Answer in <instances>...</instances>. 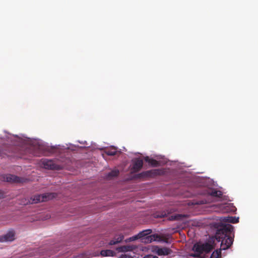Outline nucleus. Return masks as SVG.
Masks as SVG:
<instances>
[{
    "instance_id": "nucleus-1",
    "label": "nucleus",
    "mask_w": 258,
    "mask_h": 258,
    "mask_svg": "<svg viewBox=\"0 0 258 258\" xmlns=\"http://www.w3.org/2000/svg\"><path fill=\"white\" fill-rule=\"evenodd\" d=\"M233 230V227L230 224L222 225L217 227L214 239L215 241H221V246L219 249L213 252L210 258H220L221 250H226L231 246L233 241L232 237Z\"/></svg>"
},
{
    "instance_id": "nucleus-2",
    "label": "nucleus",
    "mask_w": 258,
    "mask_h": 258,
    "mask_svg": "<svg viewBox=\"0 0 258 258\" xmlns=\"http://www.w3.org/2000/svg\"><path fill=\"white\" fill-rule=\"evenodd\" d=\"M214 238H211L208 242L203 244L197 243L192 247V250L195 252L190 256L194 257H200L204 253H208L216 246Z\"/></svg>"
},
{
    "instance_id": "nucleus-3",
    "label": "nucleus",
    "mask_w": 258,
    "mask_h": 258,
    "mask_svg": "<svg viewBox=\"0 0 258 258\" xmlns=\"http://www.w3.org/2000/svg\"><path fill=\"white\" fill-rule=\"evenodd\" d=\"M40 165L46 169L60 170L62 168L60 165L56 164L54 161L47 159H42L40 161Z\"/></svg>"
},
{
    "instance_id": "nucleus-4",
    "label": "nucleus",
    "mask_w": 258,
    "mask_h": 258,
    "mask_svg": "<svg viewBox=\"0 0 258 258\" xmlns=\"http://www.w3.org/2000/svg\"><path fill=\"white\" fill-rule=\"evenodd\" d=\"M53 193H47L43 195H35L32 199V203H38L39 202H43L47 201L53 198Z\"/></svg>"
},
{
    "instance_id": "nucleus-5",
    "label": "nucleus",
    "mask_w": 258,
    "mask_h": 258,
    "mask_svg": "<svg viewBox=\"0 0 258 258\" xmlns=\"http://www.w3.org/2000/svg\"><path fill=\"white\" fill-rule=\"evenodd\" d=\"M148 242H151L153 241H162L166 243L169 242L168 236L165 235H160L157 234L150 235L147 237Z\"/></svg>"
},
{
    "instance_id": "nucleus-6",
    "label": "nucleus",
    "mask_w": 258,
    "mask_h": 258,
    "mask_svg": "<svg viewBox=\"0 0 258 258\" xmlns=\"http://www.w3.org/2000/svg\"><path fill=\"white\" fill-rule=\"evenodd\" d=\"M161 171L159 169H152L142 172L137 175L138 178L151 177L153 175H157L161 174Z\"/></svg>"
},
{
    "instance_id": "nucleus-7",
    "label": "nucleus",
    "mask_w": 258,
    "mask_h": 258,
    "mask_svg": "<svg viewBox=\"0 0 258 258\" xmlns=\"http://www.w3.org/2000/svg\"><path fill=\"white\" fill-rule=\"evenodd\" d=\"M4 179L6 181L11 183H21L24 180L23 178L12 174L6 175Z\"/></svg>"
},
{
    "instance_id": "nucleus-8",
    "label": "nucleus",
    "mask_w": 258,
    "mask_h": 258,
    "mask_svg": "<svg viewBox=\"0 0 258 258\" xmlns=\"http://www.w3.org/2000/svg\"><path fill=\"white\" fill-rule=\"evenodd\" d=\"M15 239V233L13 231H9L6 234L0 236V242L12 241Z\"/></svg>"
},
{
    "instance_id": "nucleus-9",
    "label": "nucleus",
    "mask_w": 258,
    "mask_h": 258,
    "mask_svg": "<svg viewBox=\"0 0 258 258\" xmlns=\"http://www.w3.org/2000/svg\"><path fill=\"white\" fill-rule=\"evenodd\" d=\"M143 162L142 160L137 158L133 162L132 170L134 172L140 171L143 167Z\"/></svg>"
},
{
    "instance_id": "nucleus-10",
    "label": "nucleus",
    "mask_w": 258,
    "mask_h": 258,
    "mask_svg": "<svg viewBox=\"0 0 258 258\" xmlns=\"http://www.w3.org/2000/svg\"><path fill=\"white\" fill-rule=\"evenodd\" d=\"M152 230L150 229L143 230L142 231L138 233V236H139V237L140 238H145L146 239V242H148V239H147V237L150 236L149 234H150L152 233Z\"/></svg>"
},
{
    "instance_id": "nucleus-11",
    "label": "nucleus",
    "mask_w": 258,
    "mask_h": 258,
    "mask_svg": "<svg viewBox=\"0 0 258 258\" xmlns=\"http://www.w3.org/2000/svg\"><path fill=\"white\" fill-rule=\"evenodd\" d=\"M134 248L133 246L125 245L117 247L116 250L119 252H126L133 251Z\"/></svg>"
},
{
    "instance_id": "nucleus-12",
    "label": "nucleus",
    "mask_w": 258,
    "mask_h": 258,
    "mask_svg": "<svg viewBox=\"0 0 258 258\" xmlns=\"http://www.w3.org/2000/svg\"><path fill=\"white\" fill-rule=\"evenodd\" d=\"M145 160L153 167H158L160 165V163L158 161L152 158H150L148 156L145 158Z\"/></svg>"
},
{
    "instance_id": "nucleus-13",
    "label": "nucleus",
    "mask_w": 258,
    "mask_h": 258,
    "mask_svg": "<svg viewBox=\"0 0 258 258\" xmlns=\"http://www.w3.org/2000/svg\"><path fill=\"white\" fill-rule=\"evenodd\" d=\"M100 254L102 256H113L115 255V252L109 249L102 250L100 251Z\"/></svg>"
},
{
    "instance_id": "nucleus-14",
    "label": "nucleus",
    "mask_w": 258,
    "mask_h": 258,
    "mask_svg": "<svg viewBox=\"0 0 258 258\" xmlns=\"http://www.w3.org/2000/svg\"><path fill=\"white\" fill-rule=\"evenodd\" d=\"M170 252L171 250L166 247L159 248L157 250V253L159 255H168Z\"/></svg>"
},
{
    "instance_id": "nucleus-15",
    "label": "nucleus",
    "mask_w": 258,
    "mask_h": 258,
    "mask_svg": "<svg viewBox=\"0 0 258 258\" xmlns=\"http://www.w3.org/2000/svg\"><path fill=\"white\" fill-rule=\"evenodd\" d=\"M123 236L122 235H119L118 236L117 238H115L114 239L111 240L109 242V244L110 245H115L117 244L122 241L123 239Z\"/></svg>"
},
{
    "instance_id": "nucleus-16",
    "label": "nucleus",
    "mask_w": 258,
    "mask_h": 258,
    "mask_svg": "<svg viewBox=\"0 0 258 258\" xmlns=\"http://www.w3.org/2000/svg\"><path fill=\"white\" fill-rule=\"evenodd\" d=\"M224 220L227 222L231 223H236L238 222L239 218L235 217L228 216L224 217Z\"/></svg>"
},
{
    "instance_id": "nucleus-17",
    "label": "nucleus",
    "mask_w": 258,
    "mask_h": 258,
    "mask_svg": "<svg viewBox=\"0 0 258 258\" xmlns=\"http://www.w3.org/2000/svg\"><path fill=\"white\" fill-rule=\"evenodd\" d=\"M209 195L214 197L221 198L223 194L222 191L220 190L213 189L209 192Z\"/></svg>"
},
{
    "instance_id": "nucleus-18",
    "label": "nucleus",
    "mask_w": 258,
    "mask_h": 258,
    "mask_svg": "<svg viewBox=\"0 0 258 258\" xmlns=\"http://www.w3.org/2000/svg\"><path fill=\"white\" fill-rule=\"evenodd\" d=\"M118 174L119 171L118 170H112L107 174V178L108 179H111L113 177L117 176Z\"/></svg>"
},
{
    "instance_id": "nucleus-19",
    "label": "nucleus",
    "mask_w": 258,
    "mask_h": 258,
    "mask_svg": "<svg viewBox=\"0 0 258 258\" xmlns=\"http://www.w3.org/2000/svg\"><path fill=\"white\" fill-rule=\"evenodd\" d=\"M183 216L182 215L176 214L169 216L168 218V219L170 221L178 220L181 219V218Z\"/></svg>"
},
{
    "instance_id": "nucleus-20",
    "label": "nucleus",
    "mask_w": 258,
    "mask_h": 258,
    "mask_svg": "<svg viewBox=\"0 0 258 258\" xmlns=\"http://www.w3.org/2000/svg\"><path fill=\"white\" fill-rule=\"evenodd\" d=\"M116 149L111 148L106 150L105 153L108 156H114L116 154Z\"/></svg>"
},
{
    "instance_id": "nucleus-21",
    "label": "nucleus",
    "mask_w": 258,
    "mask_h": 258,
    "mask_svg": "<svg viewBox=\"0 0 258 258\" xmlns=\"http://www.w3.org/2000/svg\"><path fill=\"white\" fill-rule=\"evenodd\" d=\"M139 238H140L139 237V236H138V234L136 235H135V236H134L133 237H130L128 239V240L129 241H135V240H137L138 239H139Z\"/></svg>"
},
{
    "instance_id": "nucleus-22",
    "label": "nucleus",
    "mask_w": 258,
    "mask_h": 258,
    "mask_svg": "<svg viewBox=\"0 0 258 258\" xmlns=\"http://www.w3.org/2000/svg\"><path fill=\"white\" fill-rule=\"evenodd\" d=\"M224 208L225 209L224 212H228L230 211H232V210H230L231 206L230 205H224Z\"/></svg>"
},
{
    "instance_id": "nucleus-23",
    "label": "nucleus",
    "mask_w": 258,
    "mask_h": 258,
    "mask_svg": "<svg viewBox=\"0 0 258 258\" xmlns=\"http://www.w3.org/2000/svg\"><path fill=\"white\" fill-rule=\"evenodd\" d=\"M119 258H134L133 256H132L131 255L126 254H122L120 255Z\"/></svg>"
},
{
    "instance_id": "nucleus-24",
    "label": "nucleus",
    "mask_w": 258,
    "mask_h": 258,
    "mask_svg": "<svg viewBox=\"0 0 258 258\" xmlns=\"http://www.w3.org/2000/svg\"><path fill=\"white\" fill-rule=\"evenodd\" d=\"M143 258H158V257L156 255L149 254L145 256Z\"/></svg>"
},
{
    "instance_id": "nucleus-25",
    "label": "nucleus",
    "mask_w": 258,
    "mask_h": 258,
    "mask_svg": "<svg viewBox=\"0 0 258 258\" xmlns=\"http://www.w3.org/2000/svg\"><path fill=\"white\" fill-rule=\"evenodd\" d=\"M166 216H167L166 214L165 213V214H161L160 215H158V217L162 218V217H166Z\"/></svg>"
},
{
    "instance_id": "nucleus-26",
    "label": "nucleus",
    "mask_w": 258,
    "mask_h": 258,
    "mask_svg": "<svg viewBox=\"0 0 258 258\" xmlns=\"http://www.w3.org/2000/svg\"><path fill=\"white\" fill-rule=\"evenodd\" d=\"M4 197L3 193L0 190V199L3 198Z\"/></svg>"
}]
</instances>
